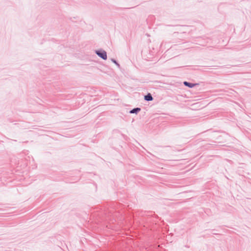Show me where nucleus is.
<instances>
[{
    "label": "nucleus",
    "instance_id": "nucleus-2",
    "mask_svg": "<svg viewBox=\"0 0 251 251\" xmlns=\"http://www.w3.org/2000/svg\"><path fill=\"white\" fill-rule=\"evenodd\" d=\"M184 84L185 85V86H187L190 88H192L194 86H196L197 85V84H193V83H189L187 81H185L184 82Z\"/></svg>",
    "mask_w": 251,
    "mask_h": 251
},
{
    "label": "nucleus",
    "instance_id": "nucleus-3",
    "mask_svg": "<svg viewBox=\"0 0 251 251\" xmlns=\"http://www.w3.org/2000/svg\"><path fill=\"white\" fill-rule=\"evenodd\" d=\"M145 99L148 101L152 100V97L150 94H148L147 95L145 96Z\"/></svg>",
    "mask_w": 251,
    "mask_h": 251
},
{
    "label": "nucleus",
    "instance_id": "nucleus-1",
    "mask_svg": "<svg viewBox=\"0 0 251 251\" xmlns=\"http://www.w3.org/2000/svg\"><path fill=\"white\" fill-rule=\"evenodd\" d=\"M97 54L103 59H106L107 55L105 51H97Z\"/></svg>",
    "mask_w": 251,
    "mask_h": 251
},
{
    "label": "nucleus",
    "instance_id": "nucleus-4",
    "mask_svg": "<svg viewBox=\"0 0 251 251\" xmlns=\"http://www.w3.org/2000/svg\"><path fill=\"white\" fill-rule=\"evenodd\" d=\"M140 110V109L139 108H135V109H133L132 110H131L130 111V113H135V112H136L137 111H139Z\"/></svg>",
    "mask_w": 251,
    "mask_h": 251
}]
</instances>
